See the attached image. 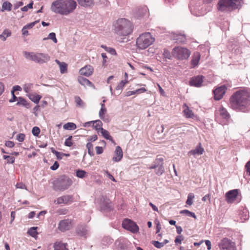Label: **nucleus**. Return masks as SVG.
Instances as JSON below:
<instances>
[{
  "mask_svg": "<svg viewBox=\"0 0 250 250\" xmlns=\"http://www.w3.org/2000/svg\"><path fill=\"white\" fill-rule=\"evenodd\" d=\"M231 107L235 110L247 112L250 108V93L247 90H239L230 98Z\"/></svg>",
  "mask_w": 250,
  "mask_h": 250,
  "instance_id": "nucleus-1",
  "label": "nucleus"
},
{
  "mask_svg": "<svg viewBox=\"0 0 250 250\" xmlns=\"http://www.w3.org/2000/svg\"><path fill=\"white\" fill-rule=\"evenodd\" d=\"M63 128L66 130H72L76 128L77 126L73 123H67L63 125Z\"/></svg>",
  "mask_w": 250,
  "mask_h": 250,
  "instance_id": "nucleus-34",
  "label": "nucleus"
},
{
  "mask_svg": "<svg viewBox=\"0 0 250 250\" xmlns=\"http://www.w3.org/2000/svg\"><path fill=\"white\" fill-rule=\"evenodd\" d=\"M204 152V149L202 147L201 143H199L194 149H192L188 152L189 155H193L195 156L202 155Z\"/></svg>",
  "mask_w": 250,
  "mask_h": 250,
  "instance_id": "nucleus-20",
  "label": "nucleus"
},
{
  "mask_svg": "<svg viewBox=\"0 0 250 250\" xmlns=\"http://www.w3.org/2000/svg\"><path fill=\"white\" fill-rule=\"evenodd\" d=\"M101 208L102 210L105 211H110L112 209L111 202L103 196L101 198Z\"/></svg>",
  "mask_w": 250,
  "mask_h": 250,
  "instance_id": "nucleus-14",
  "label": "nucleus"
},
{
  "mask_svg": "<svg viewBox=\"0 0 250 250\" xmlns=\"http://www.w3.org/2000/svg\"><path fill=\"white\" fill-rule=\"evenodd\" d=\"M67 244L62 243H56L54 246L55 250H67L66 249Z\"/></svg>",
  "mask_w": 250,
  "mask_h": 250,
  "instance_id": "nucleus-33",
  "label": "nucleus"
},
{
  "mask_svg": "<svg viewBox=\"0 0 250 250\" xmlns=\"http://www.w3.org/2000/svg\"><path fill=\"white\" fill-rule=\"evenodd\" d=\"M219 114L224 119H229L230 115L227 110L223 106H221L219 110Z\"/></svg>",
  "mask_w": 250,
  "mask_h": 250,
  "instance_id": "nucleus-29",
  "label": "nucleus"
},
{
  "mask_svg": "<svg viewBox=\"0 0 250 250\" xmlns=\"http://www.w3.org/2000/svg\"><path fill=\"white\" fill-rule=\"evenodd\" d=\"M75 0H56L51 5V10L55 13L68 15L72 13L77 7Z\"/></svg>",
  "mask_w": 250,
  "mask_h": 250,
  "instance_id": "nucleus-2",
  "label": "nucleus"
},
{
  "mask_svg": "<svg viewBox=\"0 0 250 250\" xmlns=\"http://www.w3.org/2000/svg\"><path fill=\"white\" fill-rule=\"evenodd\" d=\"M163 161L162 157L157 158L154 162V165L150 167V169H155V173L159 176L161 175L165 171Z\"/></svg>",
  "mask_w": 250,
  "mask_h": 250,
  "instance_id": "nucleus-8",
  "label": "nucleus"
},
{
  "mask_svg": "<svg viewBox=\"0 0 250 250\" xmlns=\"http://www.w3.org/2000/svg\"><path fill=\"white\" fill-rule=\"evenodd\" d=\"M21 87L19 85H15L13 87L11 93V94H13L15 91H21Z\"/></svg>",
  "mask_w": 250,
  "mask_h": 250,
  "instance_id": "nucleus-57",
  "label": "nucleus"
},
{
  "mask_svg": "<svg viewBox=\"0 0 250 250\" xmlns=\"http://www.w3.org/2000/svg\"><path fill=\"white\" fill-rule=\"evenodd\" d=\"M29 98L36 104H38L41 98V96L39 95L29 94Z\"/></svg>",
  "mask_w": 250,
  "mask_h": 250,
  "instance_id": "nucleus-36",
  "label": "nucleus"
},
{
  "mask_svg": "<svg viewBox=\"0 0 250 250\" xmlns=\"http://www.w3.org/2000/svg\"><path fill=\"white\" fill-rule=\"evenodd\" d=\"M24 57L30 60L39 64H43L50 61V57L47 54L43 53H33L23 52Z\"/></svg>",
  "mask_w": 250,
  "mask_h": 250,
  "instance_id": "nucleus-5",
  "label": "nucleus"
},
{
  "mask_svg": "<svg viewBox=\"0 0 250 250\" xmlns=\"http://www.w3.org/2000/svg\"><path fill=\"white\" fill-rule=\"evenodd\" d=\"M238 194V189L231 190L226 194V200L228 203H232L236 199Z\"/></svg>",
  "mask_w": 250,
  "mask_h": 250,
  "instance_id": "nucleus-17",
  "label": "nucleus"
},
{
  "mask_svg": "<svg viewBox=\"0 0 250 250\" xmlns=\"http://www.w3.org/2000/svg\"><path fill=\"white\" fill-rule=\"evenodd\" d=\"M59 167V164L58 162L55 161L53 166L50 167V169L52 170H55L58 168Z\"/></svg>",
  "mask_w": 250,
  "mask_h": 250,
  "instance_id": "nucleus-60",
  "label": "nucleus"
},
{
  "mask_svg": "<svg viewBox=\"0 0 250 250\" xmlns=\"http://www.w3.org/2000/svg\"><path fill=\"white\" fill-rule=\"evenodd\" d=\"M115 32L119 36H126L132 32L133 25L128 20L122 18L118 19L114 25Z\"/></svg>",
  "mask_w": 250,
  "mask_h": 250,
  "instance_id": "nucleus-3",
  "label": "nucleus"
},
{
  "mask_svg": "<svg viewBox=\"0 0 250 250\" xmlns=\"http://www.w3.org/2000/svg\"><path fill=\"white\" fill-rule=\"evenodd\" d=\"M33 5V2L31 1L27 5L21 8L22 11H27L28 8H32Z\"/></svg>",
  "mask_w": 250,
  "mask_h": 250,
  "instance_id": "nucleus-54",
  "label": "nucleus"
},
{
  "mask_svg": "<svg viewBox=\"0 0 250 250\" xmlns=\"http://www.w3.org/2000/svg\"><path fill=\"white\" fill-rule=\"evenodd\" d=\"M217 9L221 12L230 11L234 10L229 0H219L217 4Z\"/></svg>",
  "mask_w": 250,
  "mask_h": 250,
  "instance_id": "nucleus-11",
  "label": "nucleus"
},
{
  "mask_svg": "<svg viewBox=\"0 0 250 250\" xmlns=\"http://www.w3.org/2000/svg\"><path fill=\"white\" fill-rule=\"evenodd\" d=\"M55 62L59 65L60 72L62 74L67 72V64L64 62H61L58 60H55Z\"/></svg>",
  "mask_w": 250,
  "mask_h": 250,
  "instance_id": "nucleus-27",
  "label": "nucleus"
},
{
  "mask_svg": "<svg viewBox=\"0 0 250 250\" xmlns=\"http://www.w3.org/2000/svg\"><path fill=\"white\" fill-rule=\"evenodd\" d=\"M105 50L106 51L110 53L111 55H116V50L113 48L105 47Z\"/></svg>",
  "mask_w": 250,
  "mask_h": 250,
  "instance_id": "nucleus-56",
  "label": "nucleus"
},
{
  "mask_svg": "<svg viewBox=\"0 0 250 250\" xmlns=\"http://www.w3.org/2000/svg\"><path fill=\"white\" fill-rule=\"evenodd\" d=\"M154 41V39L150 33H145L140 35L136 40L137 46L141 49H144L150 45Z\"/></svg>",
  "mask_w": 250,
  "mask_h": 250,
  "instance_id": "nucleus-6",
  "label": "nucleus"
},
{
  "mask_svg": "<svg viewBox=\"0 0 250 250\" xmlns=\"http://www.w3.org/2000/svg\"><path fill=\"white\" fill-rule=\"evenodd\" d=\"M171 39L176 41L178 43H184L186 42V37L185 34H173L171 36Z\"/></svg>",
  "mask_w": 250,
  "mask_h": 250,
  "instance_id": "nucleus-19",
  "label": "nucleus"
},
{
  "mask_svg": "<svg viewBox=\"0 0 250 250\" xmlns=\"http://www.w3.org/2000/svg\"><path fill=\"white\" fill-rule=\"evenodd\" d=\"M23 5V2L22 1H19L14 4V9H17L19 7Z\"/></svg>",
  "mask_w": 250,
  "mask_h": 250,
  "instance_id": "nucleus-61",
  "label": "nucleus"
},
{
  "mask_svg": "<svg viewBox=\"0 0 250 250\" xmlns=\"http://www.w3.org/2000/svg\"><path fill=\"white\" fill-rule=\"evenodd\" d=\"M221 250H236L234 243L227 238H223L219 244Z\"/></svg>",
  "mask_w": 250,
  "mask_h": 250,
  "instance_id": "nucleus-12",
  "label": "nucleus"
},
{
  "mask_svg": "<svg viewBox=\"0 0 250 250\" xmlns=\"http://www.w3.org/2000/svg\"><path fill=\"white\" fill-rule=\"evenodd\" d=\"M47 39H50L53 41L54 42L57 43V40L56 37V34L54 32L50 33L48 37L47 38H44L43 39V40H46Z\"/></svg>",
  "mask_w": 250,
  "mask_h": 250,
  "instance_id": "nucleus-43",
  "label": "nucleus"
},
{
  "mask_svg": "<svg viewBox=\"0 0 250 250\" xmlns=\"http://www.w3.org/2000/svg\"><path fill=\"white\" fill-rule=\"evenodd\" d=\"M68 209L65 208H60L57 211V212L59 215H65L68 213Z\"/></svg>",
  "mask_w": 250,
  "mask_h": 250,
  "instance_id": "nucleus-52",
  "label": "nucleus"
},
{
  "mask_svg": "<svg viewBox=\"0 0 250 250\" xmlns=\"http://www.w3.org/2000/svg\"><path fill=\"white\" fill-rule=\"evenodd\" d=\"M79 5L84 7H90L94 3L93 0H77Z\"/></svg>",
  "mask_w": 250,
  "mask_h": 250,
  "instance_id": "nucleus-25",
  "label": "nucleus"
},
{
  "mask_svg": "<svg viewBox=\"0 0 250 250\" xmlns=\"http://www.w3.org/2000/svg\"><path fill=\"white\" fill-rule=\"evenodd\" d=\"M73 226V221L70 219H65L61 220L58 226V229L62 232L70 230Z\"/></svg>",
  "mask_w": 250,
  "mask_h": 250,
  "instance_id": "nucleus-9",
  "label": "nucleus"
},
{
  "mask_svg": "<svg viewBox=\"0 0 250 250\" xmlns=\"http://www.w3.org/2000/svg\"><path fill=\"white\" fill-rule=\"evenodd\" d=\"M123 151L120 146H117L115 150V156L112 158V161L114 162H119L123 158Z\"/></svg>",
  "mask_w": 250,
  "mask_h": 250,
  "instance_id": "nucleus-21",
  "label": "nucleus"
},
{
  "mask_svg": "<svg viewBox=\"0 0 250 250\" xmlns=\"http://www.w3.org/2000/svg\"><path fill=\"white\" fill-rule=\"evenodd\" d=\"M5 146H6L7 147H8L9 148H12L13 147H14V145H15V144L12 141H6L5 143Z\"/></svg>",
  "mask_w": 250,
  "mask_h": 250,
  "instance_id": "nucleus-58",
  "label": "nucleus"
},
{
  "mask_svg": "<svg viewBox=\"0 0 250 250\" xmlns=\"http://www.w3.org/2000/svg\"><path fill=\"white\" fill-rule=\"evenodd\" d=\"M73 201V197L71 195H65L58 197L56 200L54 201V203L57 204H67L71 203Z\"/></svg>",
  "mask_w": 250,
  "mask_h": 250,
  "instance_id": "nucleus-16",
  "label": "nucleus"
},
{
  "mask_svg": "<svg viewBox=\"0 0 250 250\" xmlns=\"http://www.w3.org/2000/svg\"><path fill=\"white\" fill-rule=\"evenodd\" d=\"M101 133L102 136L106 139L111 141L112 143H114V141L112 137L110 135L109 132L103 128H101Z\"/></svg>",
  "mask_w": 250,
  "mask_h": 250,
  "instance_id": "nucleus-28",
  "label": "nucleus"
},
{
  "mask_svg": "<svg viewBox=\"0 0 250 250\" xmlns=\"http://www.w3.org/2000/svg\"><path fill=\"white\" fill-rule=\"evenodd\" d=\"M76 176L80 178H83L87 176V172L83 170L79 169L76 171Z\"/></svg>",
  "mask_w": 250,
  "mask_h": 250,
  "instance_id": "nucleus-41",
  "label": "nucleus"
},
{
  "mask_svg": "<svg viewBox=\"0 0 250 250\" xmlns=\"http://www.w3.org/2000/svg\"><path fill=\"white\" fill-rule=\"evenodd\" d=\"M18 99L19 101L17 102V105L21 104L27 108L30 107V104L28 103L23 98L19 97Z\"/></svg>",
  "mask_w": 250,
  "mask_h": 250,
  "instance_id": "nucleus-32",
  "label": "nucleus"
},
{
  "mask_svg": "<svg viewBox=\"0 0 250 250\" xmlns=\"http://www.w3.org/2000/svg\"><path fill=\"white\" fill-rule=\"evenodd\" d=\"M12 7V4L8 1H5L2 3L1 11H10Z\"/></svg>",
  "mask_w": 250,
  "mask_h": 250,
  "instance_id": "nucleus-30",
  "label": "nucleus"
},
{
  "mask_svg": "<svg viewBox=\"0 0 250 250\" xmlns=\"http://www.w3.org/2000/svg\"><path fill=\"white\" fill-rule=\"evenodd\" d=\"M93 68L92 66L90 65H87L82 68L80 70L79 72L81 75L89 77L93 74Z\"/></svg>",
  "mask_w": 250,
  "mask_h": 250,
  "instance_id": "nucleus-18",
  "label": "nucleus"
},
{
  "mask_svg": "<svg viewBox=\"0 0 250 250\" xmlns=\"http://www.w3.org/2000/svg\"><path fill=\"white\" fill-rule=\"evenodd\" d=\"M79 83L84 86H88L90 87H94V85L88 79L79 76L78 78Z\"/></svg>",
  "mask_w": 250,
  "mask_h": 250,
  "instance_id": "nucleus-23",
  "label": "nucleus"
},
{
  "mask_svg": "<svg viewBox=\"0 0 250 250\" xmlns=\"http://www.w3.org/2000/svg\"><path fill=\"white\" fill-rule=\"evenodd\" d=\"M115 244L120 250H125L127 249V242L125 239H118L116 241Z\"/></svg>",
  "mask_w": 250,
  "mask_h": 250,
  "instance_id": "nucleus-22",
  "label": "nucleus"
},
{
  "mask_svg": "<svg viewBox=\"0 0 250 250\" xmlns=\"http://www.w3.org/2000/svg\"><path fill=\"white\" fill-rule=\"evenodd\" d=\"M123 227L133 233H136L139 230V227L133 221L128 219H125L122 222Z\"/></svg>",
  "mask_w": 250,
  "mask_h": 250,
  "instance_id": "nucleus-10",
  "label": "nucleus"
},
{
  "mask_svg": "<svg viewBox=\"0 0 250 250\" xmlns=\"http://www.w3.org/2000/svg\"><path fill=\"white\" fill-rule=\"evenodd\" d=\"M73 181L68 176L63 175L54 180L53 188L56 191H64L67 189L72 184Z\"/></svg>",
  "mask_w": 250,
  "mask_h": 250,
  "instance_id": "nucleus-4",
  "label": "nucleus"
},
{
  "mask_svg": "<svg viewBox=\"0 0 250 250\" xmlns=\"http://www.w3.org/2000/svg\"><path fill=\"white\" fill-rule=\"evenodd\" d=\"M76 231L78 234L81 236H86L88 234V230L85 226H78L77 228Z\"/></svg>",
  "mask_w": 250,
  "mask_h": 250,
  "instance_id": "nucleus-24",
  "label": "nucleus"
},
{
  "mask_svg": "<svg viewBox=\"0 0 250 250\" xmlns=\"http://www.w3.org/2000/svg\"><path fill=\"white\" fill-rule=\"evenodd\" d=\"M33 87V84L32 83H26V84H25L24 85H23V90L24 91L26 92V93H28L31 89Z\"/></svg>",
  "mask_w": 250,
  "mask_h": 250,
  "instance_id": "nucleus-45",
  "label": "nucleus"
},
{
  "mask_svg": "<svg viewBox=\"0 0 250 250\" xmlns=\"http://www.w3.org/2000/svg\"><path fill=\"white\" fill-rule=\"evenodd\" d=\"M95 149L97 154H101L103 152V148L101 146H96Z\"/></svg>",
  "mask_w": 250,
  "mask_h": 250,
  "instance_id": "nucleus-62",
  "label": "nucleus"
},
{
  "mask_svg": "<svg viewBox=\"0 0 250 250\" xmlns=\"http://www.w3.org/2000/svg\"><path fill=\"white\" fill-rule=\"evenodd\" d=\"M163 55L165 58L168 59H171L172 56V53L167 49H164Z\"/></svg>",
  "mask_w": 250,
  "mask_h": 250,
  "instance_id": "nucleus-49",
  "label": "nucleus"
},
{
  "mask_svg": "<svg viewBox=\"0 0 250 250\" xmlns=\"http://www.w3.org/2000/svg\"><path fill=\"white\" fill-rule=\"evenodd\" d=\"M151 243L157 248L161 249L164 247L162 242H160L158 241H152Z\"/></svg>",
  "mask_w": 250,
  "mask_h": 250,
  "instance_id": "nucleus-51",
  "label": "nucleus"
},
{
  "mask_svg": "<svg viewBox=\"0 0 250 250\" xmlns=\"http://www.w3.org/2000/svg\"><path fill=\"white\" fill-rule=\"evenodd\" d=\"M205 77L202 75H198L190 78L189 84L191 86L200 87L203 85V83Z\"/></svg>",
  "mask_w": 250,
  "mask_h": 250,
  "instance_id": "nucleus-13",
  "label": "nucleus"
},
{
  "mask_svg": "<svg viewBox=\"0 0 250 250\" xmlns=\"http://www.w3.org/2000/svg\"><path fill=\"white\" fill-rule=\"evenodd\" d=\"M106 113V109L105 107H103L101 108V109L99 112V117L103 120V121H105L104 120V115Z\"/></svg>",
  "mask_w": 250,
  "mask_h": 250,
  "instance_id": "nucleus-42",
  "label": "nucleus"
},
{
  "mask_svg": "<svg viewBox=\"0 0 250 250\" xmlns=\"http://www.w3.org/2000/svg\"><path fill=\"white\" fill-rule=\"evenodd\" d=\"M200 59V54L199 53H194L192 56L191 62L193 67H195L198 65L199 60Z\"/></svg>",
  "mask_w": 250,
  "mask_h": 250,
  "instance_id": "nucleus-26",
  "label": "nucleus"
},
{
  "mask_svg": "<svg viewBox=\"0 0 250 250\" xmlns=\"http://www.w3.org/2000/svg\"><path fill=\"white\" fill-rule=\"evenodd\" d=\"M172 56L177 60L188 59L190 54V51L186 48L181 46L175 47L171 52Z\"/></svg>",
  "mask_w": 250,
  "mask_h": 250,
  "instance_id": "nucleus-7",
  "label": "nucleus"
},
{
  "mask_svg": "<svg viewBox=\"0 0 250 250\" xmlns=\"http://www.w3.org/2000/svg\"><path fill=\"white\" fill-rule=\"evenodd\" d=\"M184 240V237L182 235H178L175 238L174 242L176 244H181L182 241Z\"/></svg>",
  "mask_w": 250,
  "mask_h": 250,
  "instance_id": "nucleus-53",
  "label": "nucleus"
},
{
  "mask_svg": "<svg viewBox=\"0 0 250 250\" xmlns=\"http://www.w3.org/2000/svg\"><path fill=\"white\" fill-rule=\"evenodd\" d=\"M226 86L225 85H223L214 90L213 93L214 99L217 101L221 99L226 93Z\"/></svg>",
  "mask_w": 250,
  "mask_h": 250,
  "instance_id": "nucleus-15",
  "label": "nucleus"
},
{
  "mask_svg": "<svg viewBox=\"0 0 250 250\" xmlns=\"http://www.w3.org/2000/svg\"><path fill=\"white\" fill-rule=\"evenodd\" d=\"M72 136H69L68 138H67L64 142V145L67 146H71L73 145V143L72 142Z\"/></svg>",
  "mask_w": 250,
  "mask_h": 250,
  "instance_id": "nucleus-46",
  "label": "nucleus"
},
{
  "mask_svg": "<svg viewBox=\"0 0 250 250\" xmlns=\"http://www.w3.org/2000/svg\"><path fill=\"white\" fill-rule=\"evenodd\" d=\"M230 3L232 5L234 9H235L237 8V6L240 3V0H229Z\"/></svg>",
  "mask_w": 250,
  "mask_h": 250,
  "instance_id": "nucleus-50",
  "label": "nucleus"
},
{
  "mask_svg": "<svg viewBox=\"0 0 250 250\" xmlns=\"http://www.w3.org/2000/svg\"><path fill=\"white\" fill-rule=\"evenodd\" d=\"M180 214H184L187 216H191L194 218V219H196V215L194 212H191L187 209L182 210L180 211Z\"/></svg>",
  "mask_w": 250,
  "mask_h": 250,
  "instance_id": "nucleus-39",
  "label": "nucleus"
},
{
  "mask_svg": "<svg viewBox=\"0 0 250 250\" xmlns=\"http://www.w3.org/2000/svg\"><path fill=\"white\" fill-rule=\"evenodd\" d=\"M185 106L186 108L183 111L185 116L187 118H193V117L194 116V114L192 110H190L188 107L186 106V104Z\"/></svg>",
  "mask_w": 250,
  "mask_h": 250,
  "instance_id": "nucleus-35",
  "label": "nucleus"
},
{
  "mask_svg": "<svg viewBox=\"0 0 250 250\" xmlns=\"http://www.w3.org/2000/svg\"><path fill=\"white\" fill-rule=\"evenodd\" d=\"M93 146L91 144V142H88L86 144V148L87 149L88 153L91 156H93L94 155V153L93 151Z\"/></svg>",
  "mask_w": 250,
  "mask_h": 250,
  "instance_id": "nucleus-40",
  "label": "nucleus"
},
{
  "mask_svg": "<svg viewBox=\"0 0 250 250\" xmlns=\"http://www.w3.org/2000/svg\"><path fill=\"white\" fill-rule=\"evenodd\" d=\"M102 125L103 123L100 120L93 121V127L95 129V130H101V128H102Z\"/></svg>",
  "mask_w": 250,
  "mask_h": 250,
  "instance_id": "nucleus-37",
  "label": "nucleus"
},
{
  "mask_svg": "<svg viewBox=\"0 0 250 250\" xmlns=\"http://www.w3.org/2000/svg\"><path fill=\"white\" fill-rule=\"evenodd\" d=\"M39 22V21H34V22H32L31 23H30L27 25H26L25 26H24L27 29H31L32 28L33 26H35V25Z\"/></svg>",
  "mask_w": 250,
  "mask_h": 250,
  "instance_id": "nucleus-59",
  "label": "nucleus"
},
{
  "mask_svg": "<svg viewBox=\"0 0 250 250\" xmlns=\"http://www.w3.org/2000/svg\"><path fill=\"white\" fill-rule=\"evenodd\" d=\"M37 227H32L28 231V233L32 237H35L37 234L38 232L36 230Z\"/></svg>",
  "mask_w": 250,
  "mask_h": 250,
  "instance_id": "nucleus-44",
  "label": "nucleus"
},
{
  "mask_svg": "<svg viewBox=\"0 0 250 250\" xmlns=\"http://www.w3.org/2000/svg\"><path fill=\"white\" fill-rule=\"evenodd\" d=\"M40 129L37 126H34L32 130V132L35 136H38L40 133Z\"/></svg>",
  "mask_w": 250,
  "mask_h": 250,
  "instance_id": "nucleus-48",
  "label": "nucleus"
},
{
  "mask_svg": "<svg viewBox=\"0 0 250 250\" xmlns=\"http://www.w3.org/2000/svg\"><path fill=\"white\" fill-rule=\"evenodd\" d=\"M156 233H159L160 231V230L161 229V227L160 223L159 221L156 220Z\"/></svg>",
  "mask_w": 250,
  "mask_h": 250,
  "instance_id": "nucleus-63",
  "label": "nucleus"
},
{
  "mask_svg": "<svg viewBox=\"0 0 250 250\" xmlns=\"http://www.w3.org/2000/svg\"><path fill=\"white\" fill-rule=\"evenodd\" d=\"M245 168L246 169L247 172L250 175V161H248L246 165Z\"/></svg>",
  "mask_w": 250,
  "mask_h": 250,
  "instance_id": "nucleus-64",
  "label": "nucleus"
},
{
  "mask_svg": "<svg viewBox=\"0 0 250 250\" xmlns=\"http://www.w3.org/2000/svg\"><path fill=\"white\" fill-rule=\"evenodd\" d=\"M24 139H25V135L23 133H19L17 136V139L19 142H23L24 141Z\"/></svg>",
  "mask_w": 250,
  "mask_h": 250,
  "instance_id": "nucleus-55",
  "label": "nucleus"
},
{
  "mask_svg": "<svg viewBox=\"0 0 250 250\" xmlns=\"http://www.w3.org/2000/svg\"><path fill=\"white\" fill-rule=\"evenodd\" d=\"M11 35V32L7 29H5L2 33L0 35V40L2 41H5L7 38L10 37Z\"/></svg>",
  "mask_w": 250,
  "mask_h": 250,
  "instance_id": "nucleus-31",
  "label": "nucleus"
},
{
  "mask_svg": "<svg viewBox=\"0 0 250 250\" xmlns=\"http://www.w3.org/2000/svg\"><path fill=\"white\" fill-rule=\"evenodd\" d=\"M75 102L76 103L77 106L81 107H84L85 106L84 103L82 100V99L79 96H77L75 97Z\"/></svg>",
  "mask_w": 250,
  "mask_h": 250,
  "instance_id": "nucleus-38",
  "label": "nucleus"
},
{
  "mask_svg": "<svg viewBox=\"0 0 250 250\" xmlns=\"http://www.w3.org/2000/svg\"><path fill=\"white\" fill-rule=\"evenodd\" d=\"M128 82L127 81H122L116 86V90H122L124 86H125V84L127 83Z\"/></svg>",
  "mask_w": 250,
  "mask_h": 250,
  "instance_id": "nucleus-47",
  "label": "nucleus"
}]
</instances>
